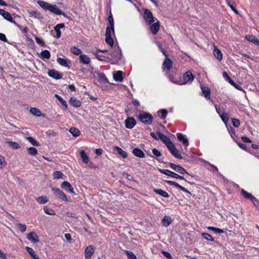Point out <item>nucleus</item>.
Wrapping results in <instances>:
<instances>
[{
	"mask_svg": "<svg viewBox=\"0 0 259 259\" xmlns=\"http://www.w3.org/2000/svg\"><path fill=\"white\" fill-rule=\"evenodd\" d=\"M38 5L44 10H48L51 12L57 15H63L64 17H66V14L60 9H58L56 5H53L47 3L44 1H38Z\"/></svg>",
	"mask_w": 259,
	"mask_h": 259,
	"instance_id": "1",
	"label": "nucleus"
},
{
	"mask_svg": "<svg viewBox=\"0 0 259 259\" xmlns=\"http://www.w3.org/2000/svg\"><path fill=\"white\" fill-rule=\"evenodd\" d=\"M138 119L143 123L150 125L152 122L153 116L148 113L142 112L138 115Z\"/></svg>",
	"mask_w": 259,
	"mask_h": 259,
	"instance_id": "2",
	"label": "nucleus"
},
{
	"mask_svg": "<svg viewBox=\"0 0 259 259\" xmlns=\"http://www.w3.org/2000/svg\"><path fill=\"white\" fill-rule=\"evenodd\" d=\"M0 15H2L4 18L7 20L8 21L14 24L18 28H20V25L17 24L15 21L13 20L12 16L8 12L6 11L3 9H0Z\"/></svg>",
	"mask_w": 259,
	"mask_h": 259,
	"instance_id": "3",
	"label": "nucleus"
},
{
	"mask_svg": "<svg viewBox=\"0 0 259 259\" xmlns=\"http://www.w3.org/2000/svg\"><path fill=\"white\" fill-rule=\"evenodd\" d=\"M183 78V80H181L180 84H185L191 82L194 77L191 71H188L184 74Z\"/></svg>",
	"mask_w": 259,
	"mask_h": 259,
	"instance_id": "4",
	"label": "nucleus"
},
{
	"mask_svg": "<svg viewBox=\"0 0 259 259\" xmlns=\"http://www.w3.org/2000/svg\"><path fill=\"white\" fill-rule=\"evenodd\" d=\"M54 194L56 195L62 201L67 202L68 199L65 194L58 188H53L52 189Z\"/></svg>",
	"mask_w": 259,
	"mask_h": 259,
	"instance_id": "5",
	"label": "nucleus"
},
{
	"mask_svg": "<svg viewBox=\"0 0 259 259\" xmlns=\"http://www.w3.org/2000/svg\"><path fill=\"white\" fill-rule=\"evenodd\" d=\"M144 18L147 23L148 25H150L154 22V18L152 13L151 12L148 10L146 9L144 12Z\"/></svg>",
	"mask_w": 259,
	"mask_h": 259,
	"instance_id": "6",
	"label": "nucleus"
},
{
	"mask_svg": "<svg viewBox=\"0 0 259 259\" xmlns=\"http://www.w3.org/2000/svg\"><path fill=\"white\" fill-rule=\"evenodd\" d=\"M157 135L158 136V138H159V139L162 141V142L166 145L167 148H168V146L170 147L173 144V143L170 140V139L162 133L157 132Z\"/></svg>",
	"mask_w": 259,
	"mask_h": 259,
	"instance_id": "7",
	"label": "nucleus"
},
{
	"mask_svg": "<svg viewBox=\"0 0 259 259\" xmlns=\"http://www.w3.org/2000/svg\"><path fill=\"white\" fill-rule=\"evenodd\" d=\"M80 157L82 160L83 163L85 164H89V166L93 167V163L90 162L89 157L87 155V153L84 151H81L80 152Z\"/></svg>",
	"mask_w": 259,
	"mask_h": 259,
	"instance_id": "8",
	"label": "nucleus"
},
{
	"mask_svg": "<svg viewBox=\"0 0 259 259\" xmlns=\"http://www.w3.org/2000/svg\"><path fill=\"white\" fill-rule=\"evenodd\" d=\"M168 149L171 153V154L174 155L176 158L180 159H182L181 154H180L179 150L176 148L174 144L171 145L170 147L168 146Z\"/></svg>",
	"mask_w": 259,
	"mask_h": 259,
	"instance_id": "9",
	"label": "nucleus"
},
{
	"mask_svg": "<svg viewBox=\"0 0 259 259\" xmlns=\"http://www.w3.org/2000/svg\"><path fill=\"white\" fill-rule=\"evenodd\" d=\"M61 188L65 191L70 192V193H74V189L71 185L67 181H64L61 184Z\"/></svg>",
	"mask_w": 259,
	"mask_h": 259,
	"instance_id": "10",
	"label": "nucleus"
},
{
	"mask_svg": "<svg viewBox=\"0 0 259 259\" xmlns=\"http://www.w3.org/2000/svg\"><path fill=\"white\" fill-rule=\"evenodd\" d=\"M112 33V31H110L109 28H106V38L105 41L108 44L110 47H112L113 45V39L111 37V33Z\"/></svg>",
	"mask_w": 259,
	"mask_h": 259,
	"instance_id": "11",
	"label": "nucleus"
},
{
	"mask_svg": "<svg viewBox=\"0 0 259 259\" xmlns=\"http://www.w3.org/2000/svg\"><path fill=\"white\" fill-rule=\"evenodd\" d=\"M27 239L32 243H37L39 241L38 236L34 232L29 233L27 235Z\"/></svg>",
	"mask_w": 259,
	"mask_h": 259,
	"instance_id": "12",
	"label": "nucleus"
},
{
	"mask_svg": "<svg viewBox=\"0 0 259 259\" xmlns=\"http://www.w3.org/2000/svg\"><path fill=\"white\" fill-rule=\"evenodd\" d=\"M169 165L172 169H173L174 170L176 171L177 172L180 173V174H182V175H183L185 174H188V173L185 169V168H184L183 167H182L180 165H176L172 163H170Z\"/></svg>",
	"mask_w": 259,
	"mask_h": 259,
	"instance_id": "13",
	"label": "nucleus"
},
{
	"mask_svg": "<svg viewBox=\"0 0 259 259\" xmlns=\"http://www.w3.org/2000/svg\"><path fill=\"white\" fill-rule=\"evenodd\" d=\"M125 125L127 128L131 129L136 124V121L133 117H128L125 120Z\"/></svg>",
	"mask_w": 259,
	"mask_h": 259,
	"instance_id": "14",
	"label": "nucleus"
},
{
	"mask_svg": "<svg viewBox=\"0 0 259 259\" xmlns=\"http://www.w3.org/2000/svg\"><path fill=\"white\" fill-rule=\"evenodd\" d=\"M48 75L50 77L56 79H59L62 77V75L55 70H50L48 72Z\"/></svg>",
	"mask_w": 259,
	"mask_h": 259,
	"instance_id": "15",
	"label": "nucleus"
},
{
	"mask_svg": "<svg viewBox=\"0 0 259 259\" xmlns=\"http://www.w3.org/2000/svg\"><path fill=\"white\" fill-rule=\"evenodd\" d=\"M172 62L169 58H165L162 64V68L164 70H169L171 68Z\"/></svg>",
	"mask_w": 259,
	"mask_h": 259,
	"instance_id": "16",
	"label": "nucleus"
},
{
	"mask_svg": "<svg viewBox=\"0 0 259 259\" xmlns=\"http://www.w3.org/2000/svg\"><path fill=\"white\" fill-rule=\"evenodd\" d=\"M94 252V249L92 246H88L84 251V257L85 258L88 259L91 257Z\"/></svg>",
	"mask_w": 259,
	"mask_h": 259,
	"instance_id": "17",
	"label": "nucleus"
},
{
	"mask_svg": "<svg viewBox=\"0 0 259 259\" xmlns=\"http://www.w3.org/2000/svg\"><path fill=\"white\" fill-rule=\"evenodd\" d=\"M57 61L61 66L67 67L68 68H70V62L64 58H58L57 59Z\"/></svg>",
	"mask_w": 259,
	"mask_h": 259,
	"instance_id": "18",
	"label": "nucleus"
},
{
	"mask_svg": "<svg viewBox=\"0 0 259 259\" xmlns=\"http://www.w3.org/2000/svg\"><path fill=\"white\" fill-rule=\"evenodd\" d=\"M159 171L161 173L163 174L166 176H169L170 177L174 178H177L178 174L171 171L168 169H159Z\"/></svg>",
	"mask_w": 259,
	"mask_h": 259,
	"instance_id": "19",
	"label": "nucleus"
},
{
	"mask_svg": "<svg viewBox=\"0 0 259 259\" xmlns=\"http://www.w3.org/2000/svg\"><path fill=\"white\" fill-rule=\"evenodd\" d=\"M108 25L106 28H109L110 31H112V33L114 34V20L111 15H110L108 18Z\"/></svg>",
	"mask_w": 259,
	"mask_h": 259,
	"instance_id": "20",
	"label": "nucleus"
},
{
	"mask_svg": "<svg viewBox=\"0 0 259 259\" xmlns=\"http://www.w3.org/2000/svg\"><path fill=\"white\" fill-rule=\"evenodd\" d=\"M160 28L159 22H156L153 23L150 27V29L152 33L155 35L157 34Z\"/></svg>",
	"mask_w": 259,
	"mask_h": 259,
	"instance_id": "21",
	"label": "nucleus"
},
{
	"mask_svg": "<svg viewBox=\"0 0 259 259\" xmlns=\"http://www.w3.org/2000/svg\"><path fill=\"white\" fill-rule=\"evenodd\" d=\"M245 38L248 41L253 43L254 44L259 46V40L256 37L252 35H246Z\"/></svg>",
	"mask_w": 259,
	"mask_h": 259,
	"instance_id": "22",
	"label": "nucleus"
},
{
	"mask_svg": "<svg viewBox=\"0 0 259 259\" xmlns=\"http://www.w3.org/2000/svg\"><path fill=\"white\" fill-rule=\"evenodd\" d=\"M213 54L215 58L218 59L219 61H221L223 59V54L221 51L218 49L217 47H215L213 51Z\"/></svg>",
	"mask_w": 259,
	"mask_h": 259,
	"instance_id": "23",
	"label": "nucleus"
},
{
	"mask_svg": "<svg viewBox=\"0 0 259 259\" xmlns=\"http://www.w3.org/2000/svg\"><path fill=\"white\" fill-rule=\"evenodd\" d=\"M38 56L42 60L49 59L51 57V54L48 50H45L41 52Z\"/></svg>",
	"mask_w": 259,
	"mask_h": 259,
	"instance_id": "24",
	"label": "nucleus"
},
{
	"mask_svg": "<svg viewBox=\"0 0 259 259\" xmlns=\"http://www.w3.org/2000/svg\"><path fill=\"white\" fill-rule=\"evenodd\" d=\"M133 153L134 155L138 157L144 158V153L140 149L138 148H134L133 150Z\"/></svg>",
	"mask_w": 259,
	"mask_h": 259,
	"instance_id": "25",
	"label": "nucleus"
},
{
	"mask_svg": "<svg viewBox=\"0 0 259 259\" xmlns=\"http://www.w3.org/2000/svg\"><path fill=\"white\" fill-rule=\"evenodd\" d=\"M70 102V104L75 107H80L81 105L80 101L74 97L71 98Z\"/></svg>",
	"mask_w": 259,
	"mask_h": 259,
	"instance_id": "26",
	"label": "nucleus"
},
{
	"mask_svg": "<svg viewBox=\"0 0 259 259\" xmlns=\"http://www.w3.org/2000/svg\"><path fill=\"white\" fill-rule=\"evenodd\" d=\"M113 78L116 81H122L123 80L122 72L121 71H117L113 74Z\"/></svg>",
	"mask_w": 259,
	"mask_h": 259,
	"instance_id": "27",
	"label": "nucleus"
},
{
	"mask_svg": "<svg viewBox=\"0 0 259 259\" xmlns=\"http://www.w3.org/2000/svg\"><path fill=\"white\" fill-rule=\"evenodd\" d=\"M80 62L84 64H88L90 63L91 60L90 58L85 55H80L79 56Z\"/></svg>",
	"mask_w": 259,
	"mask_h": 259,
	"instance_id": "28",
	"label": "nucleus"
},
{
	"mask_svg": "<svg viewBox=\"0 0 259 259\" xmlns=\"http://www.w3.org/2000/svg\"><path fill=\"white\" fill-rule=\"evenodd\" d=\"M202 95L206 99L210 98V89L206 87H201Z\"/></svg>",
	"mask_w": 259,
	"mask_h": 259,
	"instance_id": "29",
	"label": "nucleus"
},
{
	"mask_svg": "<svg viewBox=\"0 0 259 259\" xmlns=\"http://www.w3.org/2000/svg\"><path fill=\"white\" fill-rule=\"evenodd\" d=\"M109 54L116 59H120L121 56V50L119 48L117 47V48L115 49L114 52L110 53Z\"/></svg>",
	"mask_w": 259,
	"mask_h": 259,
	"instance_id": "30",
	"label": "nucleus"
},
{
	"mask_svg": "<svg viewBox=\"0 0 259 259\" xmlns=\"http://www.w3.org/2000/svg\"><path fill=\"white\" fill-rule=\"evenodd\" d=\"M109 54L116 59H120L121 56V50L119 48L117 47V48L115 49L114 52L110 53Z\"/></svg>",
	"mask_w": 259,
	"mask_h": 259,
	"instance_id": "31",
	"label": "nucleus"
},
{
	"mask_svg": "<svg viewBox=\"0 0 259 259\" xmlns=\"http://www.w3.org/2000/svg\"><path fill=\"white\" fill-rule=\"evenodd\" d=\"M114 150H116L118 153L122 157V158H125L127 157V152L123 151L121 148L118 146H115L114 147Z\"/></svg>",
	"mask_w": 259,
	"mask_h": 259,
	"instance_id": "32",
	"label": "nucleus"
},
{
	"mask_svg": "<svg viewBox=\"0 0 259 259\" xmlns=\"http://www.w3.org/2000/svg\"><path fill=\"white\" fill-rule=\"evenodd\" d=\"M25 249L33 259H39V257L35 254V251L32 248L29 247H26Z\"/></svg>",
	"mask_w": 259,
	"mask_h": 259,
	"instance_id": "33",
	"label": "nucleus"
},
{
	"mask_svg": "<svg viewBox=\"0 0 259 259\" xmlns=\"http://www.w3.org/2000/svg\"><path fill=\"white\" fill-rule=\"evenodd\" d=\"M30 112L34 115L41 116L42 113L39 109L35 107H31L29 110Z\"/></svg>",
	"mask_w": 259,
	"mask_h": 259,
	"instance_id": "34",
	"label": "nucleus"
},
{
	"mask_svg": "<svg viewBox=\"0 0 259 259\" xmlns=\"http://www.w3.org/2000/svg\"><path fill=\"white\" fill-rule=\"evenodd\" d=\"M53 178L54 179H64L65 176L60 171H55L53 174Z\"/></svg>",
	"mask_w": 259,
	"mask_h": 259,
	"instance_id": "35",
	"label": "nucleus"
},
{
	"mask_svg": "<svg viewBox=\"0 0 259 259\" xmlns=\"http://www.w3.org/2000/svg\"><path fill=\"white\" fill-rule=\"evenodd\" d=\"M178 139L179 141H182L183 143L187 146L188 145V139L185 137V136L182 134L178 133L177 134Z\"/></svg>",
	"mask_w": 259,
	"mask_h": 259,
	"instance_id": "36",
	"label": "nucleus"
},
{
	"mask_svg": "<svg viewBox=\"0 0 259 259\" xmlns=\"http://www.w3.org/2000/svg\"><path fill=\"white\" fill-rule=\"evenodd\" d=\"M171 219L168 216H165L162 220V224L164 226L167 227L171 223Z\"/></svg>",
	"mask_w": 259,
	"mask_h": 259,
	"instance_id": "37",
	"label": "nucleus"
},
{
	"mask_svg": "<svg viewBox=\"0 0 259 259\" xmlns=\"http://www.w3.org/2000/svg\"><path fill=\"white\" fill-rule=\"evenodd\" d=\"M241 194L246 199H250L251 198H252L253 199H254V197L253 195H252V194H251L250 193L247 192V191H246L244 189H242L241 190Z\"/></svg>",
	"mask_w": 259,
	"mask_h": 259,
	"instance_id": "38",
	"label": "nucleus"
},
{
	"mask_svg": "<svg viewBox=\"0 0 259 259\" xmlns=\"http://www.w3.org/2000/svg\"><path fill=\"white\" fill-rule=\"evenodd\" d=\"M69 132L74 137H77L80 135V132L79 130L75 127H71L69 130Z\"/></svg>",
	"mask_w": 259,
	"mask_h": 259,
	"instance_id": "39",
	"label": "nucleus"
},
{
	"mask_svg": "<svg viewBox=\"0 0 259 259\" xmlns=\"http://www.w3.org/2000/svg\"><path fill=\"white\" fill-rule=\"evenodd\" d=\"M154 192L164 197L168 198L169 196L168 194L166 191H164L161 189H154Z\"/></svg>",
	"mask_w": 259,
	"mask_h": 259,
	"instance_id": "40",
	"label": "nucleus"
},
{
	"mask_svg": "<svg viewBox=\"0 0 259 259\" xmlns=\"http://www.w3.org/2000/svg\"><path fill=\"white\" fill-rule=\"evenodd\" d=\"M36 201L39 204H43L48 201V198L45 196L39 197L36 199Z\"/></svg>",
	"mask_w": 259,
	"mask_h": 259,
	"instance_id": "41",
	"label": "nucleus"
},
{
	"mask_svg": "<svg viewBox=\"0 0 259 259\" xmlns=\"http://www.w3.org/2000/svg\"><path fill=\"white\" fill-rule=\"evenodd\" d=\"M207 229L208 230L213 232L215 234H222L224 233L223 230L214 227H207Z\"/></svg>",
	"mask_w": 259,
	"mask_h": 259,
	"instance_id": "42",
	"label": "nucleus"
},
{
	"mask_svg": "<svg viewBox=\"0 0 259 259\" xmlns=\"http://www.w3.org/2000/svg\"><path fill=\"white\" fill-rule=\"evenodd\" d=\"M26 139L33 146H39V143L36 141L33 137H28L26 138Z\"/></svg>",
	"mask_w": 259,
	"mask_h": 259,
	"instance_id": "43",
	"label": "nucleus"
},
{
	"mask_svg": "<svg viewBox=\"0 0 259 259\" xmlns=\"http://www.w3.org/2000/svg\"><path fill=\"white\" fill-rule=\"evenodd\" d=\"M44 211L48 214L52 215L55 214V211L53 209L48 207L47 206H45L44 207Z\"/></svg>",
	"mask_w": 259,
	"mask_h": 259,
	"instance_id": "44",
	"label": "nucleus"
},
{
	"mask_svg": "<svg viewBox=\"0 0 259 259\" xmlns=\"http://www.w3.org/2000/svg\"><path fill=\"white\" fill-rule=\"evenodd\" d=\"M27 152L29 154L33 156H35L38 153L37 149L34 147H30L27 148Z\"/></svg>",
	"mask_w": 259,
	"mask_h": 259,
	"instance_id": "45",
	"label": "nucleus"
},
{
	"mask_svg": "<svg viewBox=\"0 0 259 259\" xmlns=\"http://www.w3.org/2000/svg\"><path fill=\"white\" fill-rule=\"evenodd\" d=\"M220 116L224 123H226L227 122H228L229 119L228 114L223 112Z\"/></svg>",
	"mask_w": 259,
	"mask_h": 259,
	"instance_id": "46",
	"label": "nucleus"
},
{
	"mask_svg": "<svg viewBox=\"0 0 259 259\" xmlns=\"http://www.w3.org/2000/svg\"><path fill=\"white\" fill-rule=\"evenodd\" d=\"M70 52L75 55H80L81 53V51L80 49L75 47H72L70 49Z\"/></svg>",
	"mask_w": 259,
	"mask_h": 259,
	"instance_id": "47",
	"label": "nucleus"
},
{
	"mask_svg": "<svg viewBox=\"0 0 259 259\" xmlns=\"http://www.w3.org/2000/svg\"><path fill=\"white\" fill-rule=\"evenodd\" d=\"M8 145L12 147L14 149H18L20 148V145L16 142H8Z\"/></svg>",
	"mask_w": 259,
	"mask_h": 259,
	"instance_id": "48",
	"label": "nucleus"
},
{
	"mask_svg": "<svg viewBox=\"0 0 259 259\" xmlns=\"http://www.w3.org/2000/svg\"><path fill=\"white\" fill-rule=\"evenodd\" d=\"M16 226L21 232L23 233L26 231L27 227L25 224L17 223Z\"/></svg>",
	"mask_w": 259,
	"mask_h": 259,
	"instance_id": "49",
	"label": "nucleus"
},
{
	"mask_svg": "<svg viewBox=\"0 0 259 259\" xmlns=\"http://www.w3.org/2000/svg\"><path fill=\"white\" fill-rule=\"evenodd\" d=\"M202 236L205 239L207 240L213 241L214 239L212 238V237L209 234L206 233H202L201 234Z\"/></svg>",
	"mask_w": 259,
	"mask_h": 259,
	"instance_id": "50",
	"label": "nucleus"
},
{
	"mask_svg": "<svg viewBox=\"0 0 259 259\" xmlns=\"http://www.w3.org/2000/svg\"><path fill=\"white\" fill-rule=\"evenodd\" d=\"M55 97L61 103L63 106H65V108L67 107L66 102L61 97L57 94H55Z\"/></svg>",
	"mask_w": 259,
	"mask_h": 259,
	"instance_id": "51",
	"label": "nucleus"
},
{
	"mask_svg": "<svg viewBox=\"0 0 259 259\" xmlns=\"http://www.w3.org/2000/svg\"><path fill=\"white\" fill-rule=\"evenodd\" d=\"M152 153L154 155L153 157H159L161 156V152L159 150H158L157 149H156L155 148L152 149ZM151 156L152 157V156Z\"/></svg>",
	"mask_w": 259,
	"mask_h": 259,
	"instance_id": "52",
	"label": "nucleus"
},
{
	"mask_svg": "<svg viewBox=\"0 0 259 259\" xmlns=\"http://www.w3.org/2000/svg\"><path fill=\"white\" fill-rule=\"evenodd\" d=\"M169 78L171 82L176 84H180L181 80L176 79L174 75L169 74Z\"/></svg>",
	"mask_w": 259,
	"mask_h": 259,
	"instance_id": "53",
	"label": "nucleus"
},
{
	"mask_svg": "<svg viewBox=\"0 0 259 259\" xmlns=\"http://www.w3.org/2000/svg\"><path fill=\"white\" fill-rule=\"evenodd\" d=\"M232 123L234 126L238 127L240 126V121L236 118H232Z\"/></svg>",
	"mask_w": 259,
	"mask_h": 259,
	"instance_id": "54",
	"label": "nucleus"
},
{
	"mask_svg": "<svg viewBox=\"0 0 259 259\" xmlns=\"http://www.w3.org/2000/svg\"><path fill=\"white\" fill-rule=\"evenodd\" d=\"M5 158L3 156H0V168H3L6 165Z\"/></svg>",
	"mask_w": 259,
	"mask_h": 259,
	"instance_id": "55",
	"label": "nucleus"
},
{
	"mask_svg": "<svg viewBox=\"0 0 259 259\" xmlns=\"http://www.w3.org/2000/svg\"><path fill=\"white\" fill-rule=\"evenodd\" d=\"M126 254L128 257L130 259H137L136 255L130 251H125Z\"/></svg>",
	"mask_w": 259,
	"mask_h": 259,
	"instance_id": "56",
	"label": "nucleus"
},
{
	"mask_svg": "<svg viewBox=\"0 0 259 259\" xmlns=\"http://www.w3.org/2000/svg\"><path fill=\"white\" fill-rule=\"evenodd\" d=\"M35 40L38 44H39L42 46H45V42L43 40V39H42L41 38H40L37 36H36V37H35Z\"/></svg>",
	"mask_w": 259,
	"mask_h": 259,
	"instance_id": "57",
	"label": "nucleus"
},
{
	"mask_svg": "<svg viewBox=\"0 0 259 259\" xmlns=\"http://www.w3.org/2000/svg\"><path fill=\"white\" fill-rule=\"evenodd\" d=\"M161 115H162V117L161 118H165L167 115V111L166 109H162L161 110Z\"/></svg>",
	"mask_w": 259,
	"mask_h": 259,
	"instance_id": "58",
	"label": "nucleus"
},
{
	"mask_svg": "<svg viewBox=\"0 0 259 259\" xmlns=\"http://www.w3.org/2000/svg\"><path fill=\"white\" fill-rule=\"evenodd\" d=\"M0 40L4 42L7 41V39L6 38L5 34L0 33Z\"/></svg>",
	"mask_w": 259,
	"mask_h": 259,
	"instance_id": "59",
	"label": "nucleus"
},
{
	"mask_svg": "<svg viewBox=\"0 0 259 259\" xmlns=\"http://www.w3.org/2000/svg\"><path fill=\"white\" fill-rule=\"evenodd\" d=\"M29 14L31 17L36 18L37 17V13L35 11H30Z\"/></svg>",
	"mask_w": 259,
	"mask_h": 259,
	"instance_id": "60",
	"label": "nucleus"
},
{
	"mask_svg": "<svg viewBox=\"0 0 259 259\" xmlns=\"http://www.w3.org/2000/svg\"><path fill=\"white\" fill-rule=\"evenodd\" d=\"M162 254L166 257L168 258H172V256L170 254V253H169L168 252H167V251H163L162 252Z\"/></svg>",
	"mask_w": 259,
	"mask_h": 259,
	"instance_id": "61",
	"label": "nucleus"
},
{
	"mask_svg": "<svg viewBox=\"0 0 259 259\" xmlns=\"http://www.w3.org/2000/svg\"><path fill=\"white\" fill-rule=\"evenodd\" d=\"M230 7V8L231 9V10L234 12L236 14H238V10L236 9L235 7V4H233V5H230L229 6Z\"/></svg>",
	"mask_w": 259,
	"mask_h": 259,
	"instance_id": "62",
	"label": "nucleus"
},
{
	"mask_svg": "<svg viewBox=\"0 0 259 259\" xmlns=\"http://www.w3.org/2000/svg\"><path fill=\"white\" fill-rule=\"evenodd\" d=\"M64 27H65V25L63 23H59V24H58L57 25H56L54 28L60 30L61 28H63Z\"/></svg>",
	"mask_w": 259,
	"mask_h": 259,
	"instance_id": "63",
	"label": "nucleus"
},
{
	"mask_svg": "<svg viewBox=\"0 0 259 259\" xmlns=\"http://www.w3.org/2000/svg\"><path fill=\"white\" fill-rule=\"evenodd\" d=\"M95 153L98 155H101L103 153V150L101 149H96L95 151Z\"/></svg>",
	"mask_w": 259,
	"mask_h": 259,
	"instance_id": "64",
	"label": "nucleus"
}]
</instances>
